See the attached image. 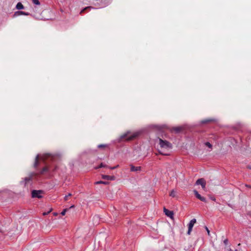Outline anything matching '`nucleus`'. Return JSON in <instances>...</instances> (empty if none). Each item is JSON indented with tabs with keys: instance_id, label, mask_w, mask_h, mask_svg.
Masks as SVG:
<instances>
[{
	"instance_id": "obj_16",
	"label": "nucleus",
	"mask_w": 251,
	"mask_h": 251,
	"mask_svg": "<svg viewBox=\"0 0 251 251\" xmlns=\"http://www.w3.org/2000/svg\"><path fill=\"white\" fill-rule=\"evenodd\" d=\"M31 176H29V177H25V184H26V183H27L28 181H30V180H31Z\"/></svg>"
},
{
	"instance_id": "obj_28",
	"label": "nucleus",
	"mask_w": 251,
	"mask_h": 251,
	"mask_svg": "<svg viewBox=\"0 0 251 251\" xmlns=\"http://www.w3.org/2000/svg\"><path fill=\"white\" fill-rule=\"evenodd\" d=\"M211 199L212 200L214 201H215V200H216V199H215V198H211Z\"/></svg>"
},
{
	"instance_id": "obj_30",
	"label": "nucleus",
	"mask_w": 251,
	"mask_h": 251,
	"mask_svg": "<svg viewBox=\"0 0 251 251\" xmlns=\"http://www.w3.org/2000/svg\"><path fill=\"white\" fill-rule=\"evenodd\" d=\"M210 120H207V121H203V123H206L208 121H210Z\"/></svg>"
},
{
	"instance_id": "obj_14",
	"label": "nucleus",
	"mask_w": 251,
	"mask_h": 251,
	"mask_svg": "<svg viewBox=\"0 0 251 251\" xmlns=\"http://www.w3.org/2000/svg\"><path fill=\"white\" fill-rule=\"evenodd\" d=\"M51 169L50 168V167H44L42 170V172H41V173H44V172H47L49 170H51Z\"/></svg>"
},
{
	"instance_id": "obj_22",
	"label": "nucleus",
	"mask_w": 251,
	"mask_h": 251,
	"mask_svg": "<svg viewBox=\"0 0 251 251\" xmlns=\"http://www.w3.org/2000/svg\"><path fill=\"white\" fill-rule=\"evenodd\" d=\"M100 167H105V168H107L108 167V166H106V165L104 164L103 163H101L100 164Z\"/></svg>"
},
{
	"instance_id": "obj_13",
	"label": "nucleus",
	"mask_w": 251,
	"mask_h": 251,
	"mask_svg": "<svg viewBox=\"0 0 251 251\" xmlns=\"http://www.w3.org/2000/svg\"><path fill=\"white\" fill-rule=\"evenodd\" d=\"M176 191H175V190H173L170 193V196H171L173 198L176 197Z\"/></svg>"
},
{
	"instance_id": "obj_9",
	"label": "nucleus",
	"mask_w": 251,
	"mask_h": 251,
	"mask_svg": "<svg viewBox=\"0 0 251 251\" xmlns=\"http://www.w3.org/2000/svg\"><path fill=\"white\" fill-rule=\"evenodd\" d=\"M21 15H26L27 16V15H29V13L25 12H24V11H17V12H15V13L14 14L13 16L14 17H16V16H18Z\"/></svg>"
},
{
	"instance_id": "obj_12",
	"label": "nucleus",
	"mask_w": 251,
	"mask_h": 251,
	"mask_svg": "<svg viewBox=\"0 0 251 251\" xmlns=\"http://www.w3.org/2000/svg\"><path fill=\"white\" fill-rule=\"evenodd\" d=\"M16 8L18 10L24 9V6L21 2H18L16 5Z\"/></svg>"
},
{
	"instance_id": "obj_15",
	"label": "nucleus",
	"mask_w": 251,
	"mask_h": 251,
	"mask_svg": "<svg viewBox=\"0 0 251 251\" xmlns=\"http://www.w3.org/2000/svg\"><path fill=\"white\" fill-rule=\"evenodd\" d=\"M96 184H107L108 182L106 181H99L95 182Z\"/></svg>"
},
{
	"instance_id": "obj_31",
	"label": "nucleus",
	"mask_w": 251,
	"mask_h": 251,
	"mask_svg": "<svg viewBox=\"0 0 251 251\" xmlns=\"http://www.w3.org/2000/svg\"><path fill=\"white\" fill-rule=\"evenodd\" d=\"M100 168V165L99 166L96 167V169H99V168Z\"/></svg>"
},
{
	"instance_id": "obj_19",
	"label": "nucleus",
	"mask_w": 251,
	"mask_h": 251,
	"mask_svg": "<svg viewBox=\"0 0 251 251\" xmlns=\"http://www.w3.org/2000/svg\"><path fill=\"white\" fill-rule=\"evenodd\" d=\"M174 129L176 132H178L181 130V128L180 127H175Z\"/></svg>"
},
{
	"instance_id": "obj_29",
	"label": "nucleus",
	"mask_w": 251,
	"mask_h": 251,
	"mask_svg": "<svg viewBox=\"0 0 251 251\" xmlns=\"http://www.w3.org/2000/svg\"><path fill=\"white\" fill-rule=\"evenodd\" d=\"M229 251H237V250H232L230 249V250H229Z\"/></svg>"
},
{
	"instance_id": "obj_27",
	"label": "nucleus",
	"mask_w": 251,
	"mask_h": 251,
	"mask_svg": "<svg viewBox=\"0 0 251 251\" xmlns=\"http://www.w3.org/2000/svg\"><path fill=\"white\" fill-rule=\"evenodd\" d=\"M205 229H206V230L207 231L208 235L209 236H210V231H209V230L208 229V228L206 226H205Z\"/></svg>"
},
{
	"instance_id": "obj_6",
	"label": "nucleus",
	"mask_w": 251,
	"mask_h": 251,
	"mask_svg": "<svg viewBox=\"0 0 251 251\" xmlns=\"http://www.w3.org/2000/svg\"><path fill=\"white\" fill-rule=\"evenodd\" d=\"M196 223V220L195 219H193L191 220L188 225V230L187 231V234L190 235L192 230V228L194 224Z\"/></svg>"
},
{
	"instance_id": "obj_1",
	"label": "nucleus",
	"mask_w": 251,
	"mask_h": 251,
	"mask_svg": "<svg viewBox=\"0 0 251 251\" xmlns=\"http://www.w3.org/2000/svg\"><path fill=\"white\" fill-rule=\"evenodd\" d=\"M159 147L158 151L160 154L164 155H169V151L172 149V145L170 143L166 140L159 139Z\"/></svg>"
},
{
	"instance_id": "obj_3",
	"label": "nucleus",
	"mask_w": 251,
	"mask_h": 251,
	"mask_svg": "<svg viewBox=\"0 0 251 251\" xmlns=\"http://www.w3.org/2000/svg\"><path fill=\"white\" fill-rule=\"evenodd\" d=\"M49 157H51V159L54 158V156L51 155L50 154H44L42 155H39V154L37 155L36 157V159H35V161L34 163V166L35 167L37 166V165H38V160L39 159H41L43 160H45L46 158H49Z\"/></svg>"
},
{
	"instance_id": "obj_2",
	"label": "nucleus",
	"mask_w": 251,
	"mask_h": 251,
	"mask_svg": "<svg viewBox=\"0 0 251 251\" xmlns=\"http://www.w3.org/2000/svg\"><path fill=\"white\" fill-rule=\"evenodd\" d=\"M142 133L141 130H138L134 132L127 131L121 136V139H125L127 141L132 140L138 137Z\"/></svg>"
},
{
	"instance_id": "obj_25",
	"label": "nucleus",
	"mask_w": 251,
	"mask_h": 251,
	"mask_svg": "<svg viewBox=\"0 0 251 251\" xmlns=\"http://www.w3.org/2000/svg\"><path fill=\"white\" fill-rule=\"evenodd\" d=\"M118 167H119V165H118L116 166L112 167H108V168H109L110 169H111V170H113V169H115L118 168Z\"/></svg>"
},
{
	"instance_id": "obj_34",
	"label": "nucleus",
	"mask_w": 251,
	"mask_h": 251,
	"mask_svg": "<svg viewBox=\"0 0 251 251\" xmlns=\"http://www.w3.org/2000/svg\"><path fill=\"white\" fill-rule=\"evenodd\" d=\"M56 214H57L56 213H54V215H56Z\"/></svg>"
},
{
	"instance_id": "obj_10",
	"label": "nucleus",
	"mask_w": 251,
	"mask_h": 251,
	"mask_svg": "<svg viewBox=\"0 0 251 251\" xmlns=\"http://www.w3.org/2000/svg\"><path fill=\"white\" fill-rule=\"evenodd\" d=\"M164 212H165V214H166L167 216H168V217H171V218L173 217V212H172V211H169V210H167V209H166V208H164Z\"/></svg>"
},
{
	"instance_id": "obj_4",
	"label": "nucleus",
	"mask_w": 251,
	"mask_h": 251,
	"mask_svg": "<svg viewBox=\"0 0 251 251\" xmlns=\"http://www.w3.org/2000/svg\"><path fill=\"white\" fill-rule=\"evenodd\" d=\"M43 193L44 192L42 190H33L31 193L32 197L41 199L43 197Z\"/></svg>"
},
{
	"instance_id": "obj_11",
	"label": "nucleus",
	"mask_w": 251,
	"mask_h": 251,
	"mask_svg": "<svg viewBox=\"0 0 251 251\" xmlns=\"http://www.w3.org/2000/svg\"><path fill=\"white\" fill-rule=\"evenodd\" d=\"M141 170V167L137 166L135 167L134 166L131 165L130 167V170L132 172L138 171Z\"/></svg>"
},
{
	"instance_id": "obj_24",
	"label": "nucleus",
	"mask_w": 251,
	"mask_h": 251,
	"mask_svg": "<svg viewBox=\"0 0 251 251\" xmlns=\"http://www.w3.org/2000/svg\"><path fill=\"white\" fill-rule=\"evenodd\" d=\"M52 209H50L48 212H44L43 213V215L45 216V215H48V214H49L51 211Z\"/></svg>"
},
{
	"instance_id": "obj_23",
	"label": "nucleus",
	"mask_w": 251,
	"mask_h": 251,
	"mask_svg": "<svg viewBox=\"0 0 251 251\" xmlns=\"http://www.w3.org/2000/svg\"><path fill=\"white\" fill-rule=\"evenodd\" d=\"M67 210V209H64V210L61 212V215H63H63H65V213H66V212Z\"/></svg>"
},
{
	"instance_id": "obj_17",
	"label": "nucleus",
	"mask_w": 251,
	"mask_h": 251,
	"mask_svg": "<svg viewBox=\"0 0 251 251\" xmlns=\"http://www.w3.org/2000/svg\"><path fill=\"white\" fill-rule=\"evenodd\" d=\"M32 2L34 4L40 5V3L38 0H32Z\"/></svg>"
},
{
	"instance_id": "obj_21",
	"label": "nucleus",
	"mask_w": 251,
	"mask_h": 251,
	"mask_svg": "<svg viewBox=\"0 0 251 251\" xmlns=\"http://www.w3.org/2000/svg\"><path fill=\"white\" fill-rule=\"evenodd\" d=\"M72 195V194L71 193H69L68 195L66 196L65 197H64V200L65 201H67L68 200V198L69 197H70Z\"/></svg>"
},
{
	"instance_id": "obj_20",
	"label": "nucleus",
	"mask_w": 251,
	"mask_h": 251,
	"mask_svg": "<svg viewBox=\"0 0 251 251\" xmlns=\"http://www.w3.org/2000/svg\"><path fill=\"white\" fill-rule=\"evenodd\" d=\"M98 147L99 148H105V147H107V145L106 144H100V145H98Z\"/></svg>"
},
{
	"instance_id": "obj_32",
	"label": "nucleus",
	"mask_w": 251,
	"mask_h": 251,
	"mask_svg": "<svg viewBox=\"0 0 251 251\" xmlns=\"http://www.w3.org/2000/svg\"><path fill=\"white\" fill-rule=\"evenodd\" d=\"M227 242V240H226L224 241V242H225V244H226Z\"/></svg>"
},
{
	"instance_id": "obj_26",
	"label": "nucleus",
	"mask_w": 251,
	"mask_h": 251,
	"mask_svg": "<svg viewBox=\"0 0 251 251\" xmlns=\"http://www.w3.org/2000/svg\"><path fill=\"white\" fill-rule=\"evenodd\" d=\"M92 8L91 7H86L85 8H84V9L82 10L80 12V13H82L84 10H85L86 9H91Z\"/></svg>"
},
{
	"instance_id": "obj_5",
	"label": "nucleus",
	"mask_w": 251,
	"mask_h": 251,
	"mask_svg": "<svg viewBox=\"0 0 251 251\" xmlns=\"http://www.w3.org/2000/svg\"><path fill=\"white\" fill-rule=\"evenodd\" d=\"M196 184L201 185L202 189L206 191V181L203 178L198 179L196 182Z\"/></svg>"
},
{
	"instance_id": "obj_8",
	"label": "nucleus",
	"mask_w": 251,
	"mask_h": 251,
	"mask_svg": "<svg viewBox=\"0 0 251 251\" xmlns=\"http://www.w3.org/2000/svg\"><path fill=\"white\" fill-rule=\"evenodd\" d=\"M101 177L104 179L110 180H114L115 179V177L113 176H108V175H102Z\"/></svg>"
},
{
	"instance_id": "obj_7",
	"label": "nucleus",
	"mask_w": 251,
	"mask_h": 251,
	"mask_svg": "<svg viewBox=\"0 0 251 251\" xmlns=\"http://www.w3.org/2000/svg\"><path fill=\"white\" fill-rule=\"evenodd\" d=\"M194 193L197 199H198L199 200H201L202 201L206 202V199L204 197L201 196V195L199 194L197 191L194 190Z\"/></svg>"
},
{
	"instance_id": "obj_33",
	"label": "nucleus",
	"mask_w": 251,
	"mask_h": 251,
	"mask_svg": "<svg viewBox=\"0 0 251 251\" xmlns=\"http://www.w3.org/2000/svg\"><path fill=\"white\" fill-rule=\"evenodd\" d=\"M74 207V205H72V206H71V207H70V208H73V207Z\"/></svg>"
},
{
	"instance_id": "obj_18",
	"label": "nucleus",
	"mask_w": 251,
	"mask_h": 251,
	"mask_svg": "<svg viewBox=\"0 0 251 251\" xmlns=\"http://www.w3.org/2000/svg\"><path fill=\"white\" fill-rule=\"evenodd\" d=\"M206 146L208 147L210 149H212V145L209 142H206L205 143Z\"/></svg>"
}]
</instances>
